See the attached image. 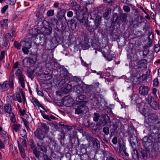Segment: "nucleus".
Here are the masks:
<instances>
[{"mask_svg": "<svg viewBox=\"0 0 160 160\" xmlns=\"http://www.w3.org/2000/svg\"><path fill=\"white\" fill-rule=\"evenodd\" d=\"M71 6L72 7V9L74 10L75 14H76V15H78V10L79 11L80 6L78 4L77 2L75 1V0H74L72 1L71 3Z\"/></svg>", "mask_w": 160, "mask_h": 160, "instance_id": "5701e85b", "label": "nucleus"}, {"mask_svg": "<svg viewBox=\"0 0 160 160\" xmlns=\"http://www.w3.org/2000/svg\"><path fill=\"white\" fill-rule=\"evenodd\" d=\"M138 89L140 94L143 96L148 95L149 91V88L146 86H141Z\"/></svg>", "mask_w": 160, "mask_h": 160, "instance_id": "f3484780", "label": "nucleus"}, {"mask_svg": "<svg viewBox=\"0 0 160 160\" xmlns=\"http://www.w3.org/2000/svg\"><path fill=\"white\" fill-rule=\"evenodd\" d=\"M29 142H30V146L31 148H32V150L34 149L35 148H37L35 146V145L34 144V143L33 140L32 139H30L29 140Z\"/></svg>", "mask_w": 160, "mask_h": 160, "instance_id": "bf43d9fd", "label": "nucleus"}, {"mask_svg": "<svg viewBox=\"0 0 160 160\" xmlns=\"http://www.w3.org/2000/svg\"><path fill=\"white\" fill-rule=\"evenodd\" d=\"M120 125V122L119 121L116 120L115 123L111 125L112 127L110 129V137L111 138L113 136L116 135L118 132L119 130V127Z\"/></svg>", "mask_w": 160, "mask_h": 160, "instance_id": "0eeeda50", "label": "nucleus"}, {"mask_svg": "<svg viewBox=\"0 0 160 160\" xmlns=\"http://www.w3.org/2000/svg\"><path fill=\"white\" fill-rule=\"evenodd\" d=\"M32 152L35 157L38 159V160H40L41 157V154L42 153L41 152L38 150L37 148H35L33 150Z\"/></svg>", "mask_w": 160, "mask_h": 160, "instance_id": "2f4dec72", "label": "nucleus"}, {"mask_svg": "<svg viewBox=\"0 0 160 160\" xmlns=\"http://www.w3.org/2000/svg\"><path fill=\"white\" fill-rule=\"evenodd\" d=\"M54 13V10L51 9L48 11L47 13V16L48 17H51L52 16Z\"/></svg>", "mask_w": 160, "mask_h": 160, "instance_id": "e2e57ef3", "label": "nucleus"}, {"mask_svg": "<svg viewBox=\"0 0 160 160\" xmlns=\"http://www.w3.org/2000/svg\"><path fill=\"white\" fill-rule=\"evenodd\" d=\"M126 148L125 144L123 143L122 144H120L119 147V153L121 154H122L124 153L126 156H128V153L126 152Z\"/></svg>", "mask_w": 160, "mask_h": 160, "instance_id": "a878e982", "label": "nucleus"}, {"mask_svg": "<svg viewBox=\"0 0 160 160\" xmlns=\"http://www.w3.org/2000/svg\"><path fill=\"white\" fill-rule=\"evenodd\" d=\"M72 80L75 82L78 83L81 81V79L77 77L74 76L72 78Z\"/></svg>", "mask_w": 160, "mask_h": 160, "instance_id": "338daca9", "label": "nucleus"}, {"mask_svg": "<svg viewBox=\"0 0 160 160\" xmlns=\"http://www.w3.org/2000/svg\"><path fill=\"white\" fill-rule=\"evenodd\" d=\"M87 102L85 101H78L74 103L72 105V108L75 110H87L88 109V107L86 105L87 103Z\"/></svg>", "mask_w": 160, "mask_h": 160, "instance_id": "39448f33", "label": "nucleus"}, {"mask_svg": "<svg viewBox=\"0 0 160 160\" xmlns=\"http://www.w3.org/2000/svg\"><path fill=\"white\" fill-rule=\"evenodd\" d=\"M35 137L38 140L37 142L44 141V139L46 140L47 136H46L45 133L43 131L42 128H38L34 132Z\"/></svg>", "mask_w": 160, "mask_h": 160, "instance_id": "20e7f679", "label": "nucleus"}, {"mask_svg": "<svg viewBox=\"0 0 160 160\" xmlns=\"http://www.w3.org/2000/svg\"><path fill=\"white\" fill-rule=\"evenodd\" d=\"M151 151L155 154L160 152V142H157L153 143Z\"/></svg>", "mask_w": 160, "mask_h": 160, "instance_id": "ddd939ff", "label": "nucleus"}, {"mask_svg": "<svg viewBox=\"0 0 160 160\" xmlns=\"http://www.w3.org/2000/svg\"><path fill=\"white\" fill-rule=\"evenodd\" d=\"M46 143V141L44 142V141L37 142L38 149L41 152L42 154L47 153V152L48 150Z\"/></svg>", "mask_w": 160, "mask_h": 160, "instance_id": "6e6552de", "label": "nucleus"}, {"mask_svg": "<svg viewBox=\"0 0 160 160\" xmlns=\"http://www.w3.org/2000/svg\"><path fill=\"white\" fill-rule=\"evenodd\" d=\"M52 28L51 27H45L43 31V33L42 32L40 33V43H42L43 45H46L47 37L46 36L50 35L52 33Z\"/></svg>", "mask_w": 160, "mask_h": 160, "instance_id": "f257e3e1", "label": "nucleus"}, {"mask_svg": "<svg viewBox=\"0 0 160 160\" xmlns=\"http://www.w3.org/2000/svg\"><path fill=\"white\" fill-rule=\"evenodd\" d=\"M8 19H5L1 20L0 22L1 27L3 28H7L8 27Z\"/></svg>", "mask_w": 160, "mask_h": 160, "instance_id": "79ce46f5", "label": "nucleus"}, {"mask_svg": "<svg viewBox=\"0 0 160 160\" xmlns=\"http://www.w3.org/2000/svg\"><path fill=\"white\" fill-rule=\"evenodd\" d=\"M35 69L33 70H32L31 69L28 68L27 70V76L32 79L34 77V75L33 74L34 72L35 71Z\"/></svg>", "mask_w": 160, "mask_h": 160, "instance_id": "72a5a7b5", "label": "nucleus"}, {"mask_svg": "<svg viewBox=\"0 0 160 160\" xmlns=\"http://www.w3.org/2000/svg\"><path fill=\"white\" fill-rule=\"evenodd\" d=\"M132 149L133 150L132 152V157L134 160H139L138 151L134 148H132Z\"/></svg>", "mask_w": 160, "mask_h": 160, "instance_id": "c9c22d12", "label": "nucleus"}, {"mask_svg": "<svg viewBox=\"0 0 160 160\" xmlns=\"http://www.w3.org/2000/svg\"><path fill=\"white\" fill-rule=\"evenodd\" d=\"M98 27V25L96 23V21L93 19H91V20L87 24L86 28L88 31L93 32Z\"/></svg>", "mask_w": 160, "mask_h": 160, "instance_id": "423d86ee", "label": "nucleus"}, {"mask_svg": "<svg viewBox=\"0 0 160 160\" xmlns=\"http://www.w3.org/2000/svg\"><path fill=\"white\" fill-rule=\"evenodd\" d=\"M88 8L85 7H83L82 8L80 7L79 8V11L78 10V13H80L82 12V15H84L86 14V13L88 11Z\"/></svg>", "mask_w": 160, "mask_h": 160, "instance_id": "c03bdc74", "label": "nucleus"}, {"mask_svg": "<svg viewBox=\"0 0 160 160\" xmlns=\"http://www.w3.org/2000/svg\"><path fill=\"white\" fill-rule=\"evenodd\" d=\"M140 112L145 118H147L148 119H150L153 123L158 121L157 115L154 113H150L149 111H140Z\"/></svg>", "mask_w": 160, "mask_h": 160, "instance_id": "7ed1b4c3", "label": "nucleus"}, {"mask_svg": "<svg viewBox=\"0 0 160 160\" xmlns=\"http://www.w3.org/2000/svg\"><path fill=\"white\" fill-rule=\"evenodd\" d=\"M100 122L102 123V124H103L104 126L108 125V123L110 124L111 122L109 117L106 114H102L101 116Z\"/></svg>", "mask_w": 160, "mask_h": 160, "instance_id": "f8f14e48", "label": "nucleus"}, {"mask_svg": "<svg viewBox=\"0 0 160 160\" xmlns=\"http://www.w3.org/2000/svg\"><path fill=\"white\" fill-rule=\"evenodd\" d=\"M42 80H49L51 79L52 78V76L51 74L46 75L45 76H42Z\"/></svg>", "mask_w": 160, "mask_h": 160, "instance_id": "864d4df0", "label": "nucleus"}, {"mask_svg": "<svg viewBox=\"0 0 160 160\" xmlns=\"http://www.w3.org/2000/svg\"><path fill=\"white\" fill-rule=\"evenodd\" d=\"M18 82L20 84L22 87V88H25V82H26L25 76L18 78Z\"/></svg>", "mask_w": 160, "mask_h": 160, "instance_id": "7c9ffc66", "label": "nucleus"}, {"mask_svg": "<svg viewBox=\"0 0 160 160\" xmlns=\"http://www.w3.org/2000/svg\"><path fill=\"white\" fill-rule=\"evenodd\" d=\"M28 38H24V40H21L20 42L15 41L14 43V47L18 50H20L21 48V46H24L25 43H26V42L28 40Z\"/></svg>", "mask_w": 160, "mask_h": 160, "instance_id": "dca6fc26", "label": "nucleus"}, {"mask_svg": "<svg viewBox=\"0 0 160 160\" xmlns=\"http://www.w3.org/2000/svg\"><path fill=\"white\" fill-rule=\"evenodd\" d=\"M69 73L67 71V69L65 68H62V72L61 73V76L62 78H66L69 79V77L68 76Z\"/></svg>", "mask_w": 160, "mask_h": 160, "instance_id": "c756f323", "label": "nucleus"}, {"mask_svg": "<svg viewBox=\"0 0 160 160\" xmlns=\"http://www.w3.org/2000/svg\"><path fill=\"white\" fill-rule=\"evenodd\" d=\"M69 23L71 25L72 27H74L76 28L77 25V21L76 20V19L74 18L71 19L69 21Z\"/></svg>", "mask_w": 160, "mask_h": 160, "instance_id": "8fccbe9b", "label": "nucleus"}, {"mask_svg": "<svg viewBox=\"0 0 160 160\" xmlns=\"http://www.w3.org/2000/svg\"><path fill=\"white\" fill-rule=\"evenodd\" d=\"M73 99L69 98L68 96L64 97L63 98V104L67 107H70L72 105Z\"/></svg>", "mask_w": 160, "mask_h": 160, "instance_id": "aec40b11", "label": "nucleus"}, {"mask_svg": "<svg viewBox=\"0 0 160 160\" xmlns=\"http://www.w3.org/2000/svg\"><path fill=\"white\" fill-rule=\"evenodd\" d=\"M128 140L132 148L138 143L137 137L134 135H130Z\"/></svg>", "mask_w": 160, "mask_h": 160, "instance_id": "412c9836", "label": "nucleus"}, {"mask_svg": "<svg viewBox=\"0 0 160 160\" xmlns=\"http://www.w3.org/2000/svg\"><path fill=\"white\" fill-rule=\"evenodd\" d=\"M35 71L37 75L39 76H41L43 74V70L42 67H38L35 69Z\"/></svg>", "mask_w": 160, "mask_h": 160, "instance_id": "58836bf2", "label": "nucleus"}, {"mask_svg": "<svg viewBox=\"0 0 160 160\" xmlns=\"http://www.w3.org/2000/svg\"><path fill=\"white\" fill-rule=\"evenodd\" d=\"M88 19H86L84 17H83L82 18L80 19L79 21L81 24L85 25V27H86L87 24H88Z\"/></svg>", "mask_w": 160, "mask_h": 160, "instance_id": "a18cd8bd", "label": "nucleus"}, {"mask_svg": "<svg viewBox=\"0 0 160 160\" xmlns=\"http://www.w3.org/2000/svg\"><path fill=\"white\" fill-rule=\"evenodd\" d=\"M45 10V8L43 7H41L39 9L38 11L36 12V17L40 19H41L42 21V19L43 18L42 15L44 13Z\"/></svg>", "mask_w": 160, "mask_h": 160, "instance_id": "4be33fe9", "label": "nucleus"}, {"mask_svg": "<svg viewBox=\"0 0 160 160\" xmlns=\"http://www.w3.org/2000/svg\"><path fill=\"white\" fill-rule=\"evenodd\" d=\"M60 125L62 128L66 129L68 130H70L72 129V127L71 126L66 125L64 124H60Z\"/></svg>", "mask_w": 160, "mask_h": 160, "instance_id": "680f3d73", "label": "nucleus"}, {"mask_svg": "<svg viewBox=\"0 0 160 160\" xmlns=\"http://www.w3.org/2000/svg\"><path fill=\"white\" fill-rule=\"evenodd\" d=\"M5 110H12V108L9 103H7L4 106Z\"/></svg>", "mask_w": 160, "mask_h": 160, "instance_id": "774afa93", "label": "nucleus"}, {"mask_svg": "<svg viewBox=\"0 0 160 160\" xmlns=\"http://www.w3.org/2000/svg\"><path fill=\"white\" fill-rule=\"evenodd\" d=\"M40 112L41 113L42 116L44 119L50 121L49 115H48L45 114V112L44 111H40Z\"/></svg>", "mask_w": 160, "mask_h": 160, "instance_id": "603ef678", "label": "nucleus"}, {"mask_svg": "<svg viewBox=\"0 0 160 160\" xmlns=\"http://www.w3.org/2000/svg\"><path fill=\"white\" fill-rule=\"evenodd\" d=\"M142 141L144 148L152 147L151 140L148 136H145L142 140Z\"/></svg>", "mask_w": 160, "mask_h": 160, "instance_id": "4468645a", "label": "nucleus"}, {"mask_svg": "<svg viewBox=\"0 0 160 160\" xmlns=\"http://www.w3.org/2000/svg\"><path fill=\"white\" fill-rule=\"evenodd\" d=\"M95 21H96V23L98 24V25L101 23L102 20V17L101 16L97 15L96 17Z\"/></svg>", "mask_w": 160, "mask_h": 160, "instance_id": "5fc2aeb1", "label": "nucleus"}, {"mask_svg": "<svg viewBox=\"0 0 160 160\" xmlns=\"http://www.w3.org/2000/svg\"><path fill=\"white\" fill-rule=\"evenodd\" d=\"M6 112L8 113L9 114H12V115L11 116L10 118V120L11 122L14 123H17L15 116L14 114V113L13 112H12L11 111H5Z\"/></svg>", "mask_w": 160, "mask_h": 160, "instance_id": "37998d69", "label": "nucleus"}, {"mask_svg": "<svg viewBox=\"0 0 160 160\" xmlns=\"http://www.w3.org/2000/svg\"><path fill=\"white\" fill-rule=\"evenodd\" d=\"M147 60L145 59H143L139 61L138 62V64L141 67L146 68L147 67Z\"/></svg>", "mask_w": 160, "mask_h": 160, "instance_id": "4c0bfd02", "label": "nucleus"}, {"mask_svg": "<svg viewBox=\"0 0 160 160\" xmlns=\"http://www.w3.org/2000/svg\"><path fill=\"white\" fill-rule=\"evenodd\" d=\"M94 117H93V120L95 122H97L98 121L100 115L99 113H94Z\"/></svg>", "mask_w": 160, "mask_h": 160, "instance_id": "69168bd1", "label": "nucleus"}, {"mask_svg": "<svg viewBox=\"0 0 160 160\" xmlns=\"http://www.w3.org/2000/svg\"><path fill=\"white\" fill-rule=\"evenodd\" d=\"M111 11L112 9L110 8H107L105 9V12L102 15L104 19L108 20L109 19Z\"/></svg>", "mask_w": 160, "mask_h": 160, "instance_id": "b1692460", "label": "nucleus"}, {"mask_svg": "<svg viewBox=\"0 0 160 160\" xmlns=\"http://www.w3.org/2000/svg\"><path fill=\"white\" fill-rule=\"evenodd\" d=\"M0 140L3 142L5 144H8L9 141V139L7 132L5 131H3L0 133Z\"/></svg>", "mask_w": 160, "mask_h": 160, "instance_id": "2eb2a0df", "label": "nucleus"}, {"mask_svg": "<svg viewBox=\"0 0 160 160\" xmlns=\"http://www.w3.org/2000/svg\"><path fill=\"white\" fill-rule=\"evenodd\" d=\"M152 109L154 110H158V105L156 102H154L149 104Z\"/></svg>", "mask_w": 160, "mask_h": 160, "instance_id": "3c124183", "label": "nucleus"}, {"mask_svg": "<svg viewBox=\"0 0 160 160\" xmlns=\"http://www.w3.org/2000/svg\"><path fill=\"white\" fill-rule=\"evenodd\" d=\"M46 143L48 144L49 148L52 150H54L56 146L55 145V143L54 142V140L52 138L49 137L47 136L46 138Z\"/></svg>", "mask_w": 160, "mask_h": 160, "instance_id": "9b49d317", "label": "nucleus"}, {"mask_svg": "<svg viewBox=\"0 0 160 160\" xmlns=\"http://www.w3.org/2000/svg\"><path fill=\"white\" fill-rule=\"evenodd\" d=\"M92 142L95 149H98L100 147L99 142L96 138H95L94 140Z\"/></svg>", "mask_w": 160, "mask_h": 160, "instance_id": "a19ab883", "label": "nucleus"}, {"mask_svg": "<svg viewBox=\"0 0 160 160\" xmlns=\"http://www.w3.org/2000/svg\"><path fill=\"white\" fill-rule=\"evenodd\" d=\"M50 22L53 25H56L58 22V20L57 19H56L55 18H52L51 19Z\"/></svg>", "mask_w": 160, "mask_h": 160, "instance_id": "052dcab7", "label": "nucleus"}, {"mask_svg": "<svg viewBox=\"0 0 160 160\" xmlns=\"http://www.w3.org/2000/svg\"><path fill=\"white\" fill-rule=\"evenodd\" d=\"M102 132L104 133L103 140L107 142L108 141L106 138V136L110 134V130L109 127L108 126L104 127L102 129Z\"/></svg>", "mask_w": 160, "mask_h": 160, "instance_id": "bb28decb", "label": "nucleus"}, {"mask_svg": "<svg viewBox=\"0 0 160 160\" xmlns=\"http://www.w3.org/2000/svg\"><path fill=\"white\" fill-rule=\"evenodd\" d=\"M150 148H145V149H141L140 151L141 156L144 160H146L148 157V154L150 151Z\"/></svg>", "mask_w": 160, "mask_h": 160, "instance_id": "6ab92c4d", "label": "nucleus"}, {"mask_svg": "<svg viewBox=\"0 0 160 160\" xmlns=\"http://www.w3.org/2000/svg\"><path fill=\"white\" fill-rule=\"evenodd\" d=\"M8 45L7 40L6 38H3L0 41V47L4 49L6 48Z\"/></svg>", "mask_w": 160, "mask_h": 160, "instance_id": "f704fd0d", "label": "nucleus"}, {"mask_svg": "<svg viewBox=\"0 0 160 160\" xmlns=\"http://www.w3.org/2000/svg\"><path fill=\"white\" fill-rule=\"evenodd\" d=\"M56 18L58 20V22L59 21L61 22V24L62 25V26L65 29V27L64 26V24H65L67 21L65 16H56Z\"/></svg>", "mask_w": 160, "mask_h": 160, "instance_id": "c85d7f7f", "label": "nucleus"}, {"mask_svg": "<svg viewBox=\"0 0 160 160\" xmlns=\"http://www.w3.org/2000/svg\"><path fill=\"white\" fill-rule=\"evenodd\" d=\"M14 97L13 98L14 100L18 101L19 102H22V98H21L20 94L19 93H16L14 95Z\"/></svg>", "mask_w": 160, "mask_h": 160, "instance_id": "09e8293b", "label": "nucleus"}, {"mask_svg": "<svg viewBox=\"0 0 160 160\" xmlns=\"http://www.w3.org/2000/svg\"><path fill=\"white\" fill-rule=\"evenodd\" d=\"M36 59L35 58H25L23 59L22 62L23 65L25 66V63H27V65L32 66L36 63Z\"/></svg>", "mask_w": 160, "mask_h": 160, "instance_id": "9d476101", "label": "nucleus"}, {"mask_svg": "<svg viewBox=\"0 0 160 160\" xmlns=\"http://www.w3.org/2000/svg\"><path fill=\"white\" fill-rule=\"evenodd\" d=\"M82 88L79 85H75L73 88V93L74 96H76L78 94L82 93Z\"/></svg>", "mask_w": 160, "mask_h": 160, "instance_id": "cd10ccee", "label": "nucleus"}, {"mask_svg": "<svg viewBox=\"0 0 160 160\" xmlns=\"http://www.w3.org/2000/svg\"><path fill=\"white\" fill-rule=\"evenodd\" d=\"M26 43H25V46H22V50L24 54L28 55L29 53V49L32 46L31 41L29 38H28Z\"/></svg>", "mask_w": 160, "mask_h": 160, "instance_id": "1a4fd4ad", "label": "nucleus"}, {"mask_svg": "<svg viewBox=\"0 0 160 160\" xmlns=\"http://www.w3.org/2000/svg\"><path fill=\"white\" fill-rule=\"evenodd\" d=\"M86 96L82 94V93H80V94H78L76 96H74L73 98L74 99L77 101V102L79 101V100H84L86 98Z\"/></svg>", "mask_w": 160, "mask_h": 160, "instance_id": "473e14b6", "label": "nucleus"}, {"mask_svg": "<svg viewBox=\"0 0 160 160\" xmlns=\"http://www.w3.org/2000/svg\"><path fill=\"white\" fill-rule=\"evenodd\" d=\"M41 128L42 129H44L45 132L47 131L49 129V127L46 124L44 123H41Z\"/></svg>", "mask_w": 160, "mask_h": 160, "instance_id": "0e129e2a", "label": "nucleus"}, {"mask_svg": "<svg viewBox=\"0 0 160 160\" xmlns=\"http://www.w3.org/2000/svg\"><path fill=\"white\" fill-rule=\"evenodd\" d=\"M41 160H51L48 156L46 154V153L42 154L40 159Z\"/></svg>", "mask_w": 160, "mask_h": 160, "instance_id": "6e6d98bb", "label": "nucleus"}, {"mask_svg": "<svg viewBox=\"0 0 160 160\" xmlns=\"http://www.w3.org/2000/svg\"><path fill=\"white\" fill-rule=\"evenodd\" d=\"M147 100L148 103L149 104L151 103L152 102H154V98L150 95H148Z\"/></svg>", "mask_w": 160, "mask_h": 160, "instance_id": "13d9d810", "label": "nucleus"}, {"mask_svg": "<svg viewBox=\"0 0 160 160\" xmlns=\"http://www.w3.org/2000/svg\"><path fill=\"white\" fill-rule=\"evenodd\" d=\"M12 74L10 77V82L5 81L1 84L0 88L2 91H7L9 88H12L13 87V81L14 78V74L13 73V70H12Z\"/></svg>", "mask_w": 160, "mask_h": 160, "instance_id": "f03ea898", "label": "nucleus"}, {"mask_svg": "<svg viewBox=\"0 0 160 160\" xmlns=\"http://www.w3.org/2000/svg\"><path fill=\"white\" fill-rule=\"evenodd\" d=\"M66 11L64 9L59 8H58L56 16H65Z\"/></svg>", "mask_w": 160, "mask_h": 160, "instance_id": "ea45409f", "label": "nucleus"}, {"mask_svg": "<svg viewBox=\"0 0 160 160\" xmlns=\"http://www.w3.org/2000/svg\"><path fill=\"white\" fill-rule=\"evenodd\" d=\"M15 74L18 77V78L24 76L22 73V71L18 68L15 72Z\"/></svg>", "mask_w": 160, "mask_h": 160, "instance_id": "de8ad7c7", "label": "nucleus"}, {"mask_svg": "<svg viewBox=\"0 0 160 160\" xmlns=\"http://www.w3.org/2000/svg\"><path fill=\"white\" fill-rule=\"evenodd\" d=\"M23 136H22L23 137V139H22V144L24 147H26V142L27 141V133L26 131L25 130H23Z\"/></svg>", "mask_w": 160, "mask_h": 160, "instance_id": "e433bc0d", "label": "nucleus"}, {"mask_svg": "<svg viewBox=\"0 0 160 160\" xmlns=\"http://www.w3.org/2000/svg\"><path fill=\"white\" fill-rule=\"evenodd\" d=\"M69 79L66 78H62L61 77L60 80L59 84L60 85H62L66 82Z\"/></svg>", "mask_w": 160, "mask_h": 160, "instance_id": "4d7b16f0", "label": "nucleus"}, {"mask_svg": "<svg viewBox=\"0 0 160 160\" xmlns=\"http://www.w3.org/2000/svg\"><path fill=\"white\" fill-rule=\"evenodd\" d=\"M21 126V125L19 124H17V123H14V124L12 126V128L13 130L15 131L16 132H17L19 130Z\"/></svg>", "mask_w": 160, "mask_h": 160, "instance_id": "49530a36", "label": "nucleus"}, {"mask_svg": "<svg viewBox=\"0 0 160 160\" xmlns=\"http://www.w3.org/2000/svg\"><path fill=\"white\" fill-rule=\"evenodd\" d=\"M103 98L101 94L94 95L92 98L90 99L91 103L96 102V103H101Z\"/></svg>", "mask_w": 160, "mask_h": 160, "instance_id": "a211bd4d", "label": "nucleus"}, {"mask_svg": "<svg viewBox=\"0 0 160 160\" xmlns=\"http://www.w3.org/2000/svg\"><path fill=\"white\" fill-rule=\"evenodd\" d=\"M131 102L132 104H136L139 103L140 98L139 96L137 94L132 95L131 97Z\"/></svg>", "mask_w": 160, "mask_h": 160, "instance_id": "393cba45", "label": "nucleus"}]
</instances>
